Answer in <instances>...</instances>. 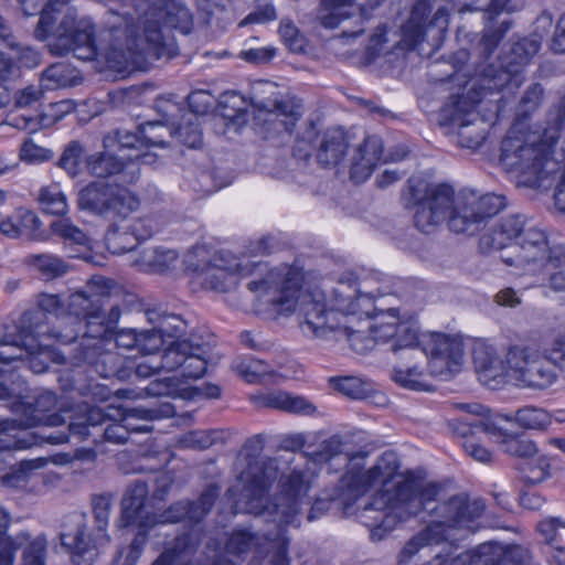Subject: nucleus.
<instances>
[{
    "instance_id": "obj_1",
    "label": "nucleus",
    "mask_w": 565,
    "mask_h": 565,
    "mask_svg": "<svg viewBox=\"0 0 565 565\" xmlns=\"http://www.w3.org/2000/svg\"><path fill=\"white\" fill-rule=\"evenodd\" d=\"M444 490L439 482H427L419 487L404 482L397 484L393 492L374 494L361 513L363 523L370 527L371 540L381 541L398 523L418 516L427 525L405 544L399 564L406 565L422 548L444 542L450 543L446 545L447 553H450L454 539L449 532L477 531L484 504L479 500H469L466 494H456L441 501Z\"/></svg>"
},
{
    "instance_id": "obj_2",
    "label": "nucleus",
    "mask_w": 565,
    "mask_h": 565,
    "mask_svg": "<svg viewBox=\"0 0 565 565\" xmlns=\"http://www.w3.org/2000/svg\"><path fill=\"white\" fill-rule=\"evenodd\" d=\"M407 207H416L415 226L425 234L448 221L450 231L475 235L487 222L507 206V199L494 193L479 194L463 189L457 195L451 185H430L422 178L412 177L403 195Z\"/></svg>"
},
{
    "instance_id": "obj_3",
    "label": "nucleus",
    "mask_w": 565,
    "mask_h": 565,
    "mask_svg": "<svg viewBox=\"0 0 565 565\" xmlns=\"http://www.w3.org/2000/svg\"><path fill=\"white\" fill-rule=\"evenodd\" d=\"M480 245L505 249L502 262L520 274H535L542 266L565 263V245L551 246L545 230L522 213L501 217L490 233L481 237Z\"/></svg>"
},
{
    "instance_id": "obj_4",
    "label": "nucleus",
    "mask_w": 565,
    "mask_h": 565,
    "mask_svg": "<svg viewBox=\"0 0 565 565\" xmlns=\"http://www.w3.org/2000/svg\"><path fill=\"white\" fill-rule=\"evenodd\" d=\"M28 17L40 13L34 35L40 41H49L50 52L63 56L68 53L81 61H93L98 55L95 44V28L89 21L77 20L76 11L68 8L55 26L53 17L58 10L49 8V0H18Z\"/></svg>"
},
{
    "instance_id": "obj_5",
    "label": "nucleus",
    "mask_w": 565,
    "mask_h": 565,
    "mask_svg": "<svg viewBox=\"0 0 565 565\" xmlns=\"http://www.w3.org/2000/svg\"><path fill=\"white\" fill-rule=\"evenodd\" d=\"M345 443L339 435L324 439L317 449L305 450L302 456L316 465L328 463V472L337 461L343 467L352 465L351 468L340 478L339 490L356 499L377 483L391 481L398 472L399 460L394 451H385L380 456L373 467L363 470V465L352 463L358 457H350L344 452Z\"/></svg>"
},
{
    "instance_id": "obj_6",
    "label": "nucleus",
    "mask_w": 565,
    "mask_h": 565,
    "mask_svg": "<svg viewBox=\"0 0 565 565\" xmlns=\"http://www.w3.org/2000/svg\"><path fill=\"white\" fill-rule=\"evenodd\" d=\"M301 308L303 320L300 327L303 333L323 339L329 333H341L348 338L352 349L361 354L371 351L377 343H386L388 341L393 343L395 334L398 332L397 308L387 310L392 321H383L372 326L369 335H364L361 331H353L347 327H341L339 312L327 309L323 292L306 296Z\"/></svg>"
},
{
    "instance_id": "obj_7",
    "label": "nucleus",
    "mask_w": 565,
    "mask_h": 565,
    "mask_svg": "<svg viewBox=\"0 0 565 565\" xmlns=\"http://www.w3.org/2000/svg\"><path fill=\"white\" fill-rule=\"evenodd\" d=\"M554 148L543 129L521 131L513 126L501 141L499 162L505 171L527 175L529 182L541 185L561 169V162L553 159Z\"/></svg>"
},
{
    "instance_id": "obj_8",
    "label": "nucleus",
    "mask_w": 565,
    "mask_h": 565,
    "mask_svg": "<svg viewBox=\"0 0 565 565\" xmlns=\"http://www.w3.org/2000/svg\"><path fill=\"white\" fill-rule=\"evenodd\" d=\"M108 46L104 57L109 68L118 73L132 70H147L154 61L172 58L178 54L174 43L157 42L158 31L147 30V39L137 33L132 26L108 21Z\"/></svg>"
},
{
    "instance_id": "obj_9",
    "label": "nucleus",
    "mask_w": 565,
    "mask_h": 565,
    "mask_svg": "<svg viewBox=\"0 0 565 565\" xmlns=\"http://www.w3.org/2000/svg\"><path fill=\"white\" fill-rule=\"evenodd\" d=\"M111 18L122 28L132 26L147 39V30L158 31L157 42L174 43L164 34V29L179 30L183 34L191 32L192 14L182 0H126L118 10H109Z\"/></svg>"
},
{
    "instance_id": "obj_10",
    "label": "nucleus",
    "mask_w": 565,
    "mask_h": 565,
    "mask_svg": "<svg viewBox=\"0 0 565 565\" xmlns=\"http://www.w3.org/2000/svg\"><path fill=\"white\" fill-rule=\"evenodd\" d=\"M278 95L277 86L267 82L260 84L259 90H255L250 103L237 92H225L218 98L217 110L227 127L237 129L247 124L248 106L253 105L259 111L268 113L285 131L291 134L303 114V107L295 98H280Z\"/></svg>"
},
{
    "instance_id": "obj_11",
    "label": "nucleus",
    "mask_w": 565,
    "mask_h": 565,
    "mask_svg": "<svg viewBox=\"0 0 565 565\" xmlns=\"http://www.w3.org/2000/svg\"><path fill=\"white\" fill-rule=\"evenodd\" d=\"M147 425L130 427L121 422L110 418L100 407L82 404L77 406L76 412L71 416L67 425V431H56L43 435L42 438L51 445H61L68 441L70 436H75L79 440H88L95 445L102 443H111L124 445L128 441L132 431H149Z\"/></svg>"
},
{
    "instance_id": "obj_12",
    "label": "nucleus",
    "mask_w": 565,
    "mask_h": 565,
    "mask_svg": "<svg viewBox=\"0 0 565 565\" xmlns=\"http://www.w3.org/2000/svg\"><path fill=\"white\" fill-rule=\"evenodd\" d=\"M95 531L88 529L85 515H75V529L60 534L62 546L70 553L75 565H92L98 555V548L109 543L107 526L110 514V497L94 495L92 499Z\"/></svg>"
},
{
    "instance_id": "obj_13",
    "label": "nucleus",
    "mask_w": 565,
    "mask_h": 565,
    "mask_svg": "<svg viewBox=\"0 0 565 565\" xmlns=\"http://www.w3.org/2000/svg\"><path fill=\"white\" fill-rule=\"evenodd\" d=\"M243 449L247 466L237 478L241 489L234 508L236 511H259V500L277 480L278 469L274 460L259 459L264 450L260 435L247 439Z\"/></svg>"
},
{
    "instance_id": "obj_14",
    "label": "nucleus",
    "mask_w": 565,
    "mask_h": 565,
    "mask_svg": "<svg viewBox=\"0 0 565 565\" xmlns=\"http://www.w3.org/2000/svg\"><path fill=\"white\" fill-rule=\"evenodd\" d=\"M76 204L81 211L103 220L121 222L138 211L140 201L125 188L95 180L78 191Z\"/></svg>"
},
{
    "instance_id": "obj_15",
    "label": "nucleus",
    "mask_w": 565,
    "mask_h": 565,
    "mask_svg": "<svg viewBox=\"0 0 565 565\" xmlns=\"http://www.w3.org/2000/svg\"><path fill=\"white\" fill-rule=\"evenodd\" d=\"M539 50L540 42L534 39L523 38L511 43L509 50L499 56L495 63H489L482 68L479 87L491 93L500 92L510 85L519 87L522 83L523 67Z\"/></svg>"
},
{
    "instance_id": "obj_16",
    "label": "nucleus",
    "mask_w": 565,
    "mask_h": 565,
    "mask_svg": "<svg viewBox=\"0 0 565 565\" xmlns=\"http://www.w3.org/2000/svg\"><path fill=\"white\" fill-rule=\"evenodd\" d=\"M306 490L303 473L299 470H292L281 484V497L275 502L267 498L269 489L259 500V511H241L242 513L254 514L256 518L264 519L266 523H274L276 531L267 532L265 536L268 540H282L286 527L294 523L299 512L298 499Z\"/></svg>"
},
{
    "instance_id": "obj_17",
    "label": "nucleus",
    "mask_w": 565,
    "mask_h": 565,
    "mask_svg": "<svg viewBox=\"0 0 565 565\" xmlns=\"http://www.w3.org/2000/svg\"><path fill=\"white\" fill-rule=\"evenodd\" d=\"M558 369L565 374V338L557 335L543 354L522 350V360L515 367L519 380L525 386L536 390H545L553 385L557 380Z\"/></svg>"
},
{
    "instance_id": "obj_18",
    "label": "nucleus",
    "mask_w": 565,
    "mask_h": 565,
    "mask_svg": "<svg viewBox=\"0 0 565 565\" xmlns=\"http://www.w3.org/2000/svg\"><path fill=\"white\" fill-rule=\"evenodd\" d=\"M302 277L291 268L270 270L262 279H253L247 284V289L252 292H259L267 297L273 306L279 312H292L299 307L302 312L303 298L308 295L321 292L316 289L312 291H301Z\"/></svg>"
},
{
    "instance_id": "obj_19",
    "label": "nucleus",
    "mask_w": 565,
    "mask_h": 565,
    "mask_svg": "<svg viewBox=\"0 0 565 565\" xmlns=\"http://www.w3.org/2000/svg\"><path fill=\"white\" fill-rule=\"evenodd\" d=\"M431 7L427 0H419L412 9L411 17L402 28V43L407 50H415L427 43L431 50L439 49L448 30V12L438 8L429 18Z\"/></svg>"
},
{
    "instance_id": "obj_20",
    "label": "nucleus",
    "mask_w": 565,
    "mask_h": 565,
    "mask_svg": "<svg viewBox=\"0 0 565 565\" xmlns=\"http://www.w3.org/2000/svg\"><path fill=\"white\" fill-rule=\"evenodd\" d=\"M72 361L77 366L87 365L104 379L119 381L131 379L132 369L127 366L126 360L115 352L114 348L106 343L100 335L83 337L73 350Z\"/></svg>"
},
{
    "instance_id": "obj_21",
    "label": "nucleus",
    "mask_w": 565,
    "mask_h": 565,
    "mask_svg": "<svg viewBox=\"0 0 565 565\" xmlns=\"http://www.w3.org/2000/svg\"><path fill=\"white\" fill-rule=\"evenodd\" d=\"M149 493L146 482L137 480L129 486L121 500V520L125 526L137 524V532L127 547L122 565H136L140 558L149 536L151 518L145 510V502Z\"/></svg>"
},
{
    "instance_id": "obj_22",
    "label": "nucleus",
    "mask_w": 565,
    "mask_h": 565,
    "mask_svg": "<svg viewBox=\"0 0 565 565\" xmlns=\"http://www.w3.org/2000/svg\"><path fill=\"white\" fill-rule=\"evenodd\" d=\"M65 311L64 301L58 295L40 294L38 296V306L22 313L19 319L22 332L35 334L39 339L54 338L58 342L66 344L77 339L78 333L72 332L63 334L56 328L52 327L49 316L58 317Z\"/></svg>"
},
{
    "instance_id": "obj_23",
    "label": "nucleus",
    "mask_w": 565,
    "mask_h": 565,
    "mask_svg": "<svg viewBox=\"0 0 565 565\" xmlns=\"http://www.w3.org/2000/svg\"><path fill=\"white\" fill-rule=\"evenodd\" d=\"M420 348L429 359V370L435 376H449L459 371L463 358L462 343L445 333L422 334Z\"/></svg>"
},
{
    "instance_id": "obj_24",
    "label": "nucleus",
    "mask_w": 565,
    "mask_h": 565,
    "mask_svg": "<svg viewBox=\"0 0 565 565\" xmlns=\"http://www.w3.org/2000/svg\"><path fill=\"white\" fill-rule=\"evenodd\" d=\"M109 295L104 292L76 291L70 295L66 310L83 324V337L105 334L107 328L103 326L104 306Z\"/></svg>"
},
{
    "instance_id": "obj_25",
    "label": "nucleus",
    "mask_w": 565,
    "mask_h": 565,
    "mask_svg": "<svg viewBox=\"0 0 565 565\" xmlns=\"http://www.w3.org/2000/svg\"><path fill=\"white\" fill-rule=\"evenodd\" d=\"M220 493L221 487L217 483H209L198 500L178 501L159 515H152L151 526L157 523H177L182 520L199 523L211 512Z\"/></svg>"
},
{
    "instance_id": "obj_26",
    "label": "nucleus",
    "mask_w": 565,
    "mask_h": 565,
    "mask_svg": "<svg viewBox=\"0 0 565 565\" xmlns=\"http://www.w3.org/2000/svg\"><path fill=\"white\" fill-rule=\"evenodd\" d=\"M42 345V340L35 334L22 332L19 322L15 333H6L0 338V376L6 381L8 374L15 369H9L11 364L25 363V356L35 354Z\"/></svg>"
},
{
    "instance_id": "obj_27",
    "label": "nucleus",
    "mask_w": 565,
    "mask_h": 565,
    "mask_svg": "<svg viewBox=\"0 0 565 565\" xmlns=\"http://www.w3.org/2000/svg\"><path fill=\"white\" fill-rule=\"evenodd\" d=\"M235 269H238L242 275L246 276L253 275L256 271L263 273L266 269V265L260 262H248L242 265L235 258L227 262L221 252L215 254L206 268L201 270V274L204 276L202 284L206 288L223 292L227 288V274Z\"/></svg>"
},
{
    "instance_id": "obj_28",
    "label": "nucleus",
    "mask_w": 565,
    "mask_h": 565,
    "mask_svg": "<svg viewBox=\"0 0 565 565\" xmlns=\"http://www.w3.org/2000/svg\"><path fill=\"white\" fill-rule=\"evenodd\" d=\"M450 125L457 129V142L461 148L478 149L487 139L489 124L473 110L461 113L460 103L454 109Z\"/></svg>"
},
{
    "instance_id": "obj_29",
    "label": "nucleus",
    "mask_w": 565,
    "mask_h": 565,
    "mask_svg": "<svg viewBox=\"0 0 565 565\" xmlns=\"http://www.w3.org/2000/svg\"><path fill=\"white\" fill-rule=\"evenodd\" d=\"M100 338L111 348H121L125 350H137L138 353L149 355L154 354L161 349L159 334H149L148 330L137 331L132 328L109 329Z\"/></svg>"
},
{
    "instance_id": "obj_30",
    "label": "nucleus",
    "mask_w": 565,
    "mask_h": 565,
    "mask_svg": "<svg viewBox=\"0 0 565 565\" xmlns=\"http://www.w3.org/2000/svg\"><path fill=\"white\" fill-rule=\"evenodd\" d=\"M356 0H322L320 3L319 21L326 29H335L352 14ZM384 0H361L359 11L361 19L370 20L372 11L379 8Z\"/></svg>"
},
{
    "instance_id": "obj_31",
    "label": "nucleus",
    "mask_w": 565,
    "mask_h": 565,
    "mask_svg": "<svg viewBox=\"0 0 565 565\" xmlns=\"http://www.w3.org/2000/svg\"><path fill=\"white\" fill-rule=\"evenodd\" d=\"M383 154V143L377 136H367L351 158L350 179L355 184L365 182Z\"/></svg>"
},
{
    "instance_id": "obj_32",
    "label": "nucleus",
    "mask_w": 565,
    "mask_h": 565,
    "mask_svg": "<svg viewBox=\"0 0 565 565\" xmlns=\"http://www.w3.org/2000/svg\"><path fill=\"white\" fill-rule=\"evenodd\" d=\"M113 149H105V151L89 154L85 158V166L88 173L97 179H107L117 175L126 170L129 162L141 161L148 163L150 153H139L129 156L126 159L118 157Z\"/></svg>"
},
{
    "instance_id": "obj_33",
    "label": "nucleus",
    "mask_w": 565,
    "mask_h": 565,
    "mask_svg": "<svg viewBox=\"0 0 565 565\" xmlns=\"http://www.w3.org/2000/svg\"><path fill=\"white\" fill-rule=\"evenodd\" d=\"M56 397L51 392L40 394L33 403L24 404L17 399L13 395L11 409L13 412H22L25 415L24 425L28 427L38 426L42 423L49 426H55L61 423L58 414L46 416L45 413L55 408Z\"/></svg>"
},
{
    "instance_id": "obj_34",
    "label": "nucleus",
    "mask_w": 565,
    "mask_h": 565,
    "mask_svg": "<svg viewBox=\"0 0 565 565\" xmlns=\"http://www.w3.org/2000/svg\"><path fill=\"white\" fill-rule=\"evenodd\" d=\"M317 145V161L320 166L331 168L344 158L348 148V135L342 128L327 129Z\"/></svg>"
},
{
    "instance_id": "obj_35",
    "label": "nucleus",
    "mask_w": 565,
    "mask_h": 565,
    "mask_svg": "<svg viewBox=\"0 0 565 565\" xmlns=\"http://www.w3.org/2000/svg\"><path fill=\"white\" fill-rule=\"evenodd\" d=\"M51 228L54 234L62 238L68 257L86 259L89 256V238L83 230L72 224L70 220L61 218L53 221Z\"/></svg>"
},
{
    "instance_id": "obj_36",
    "label": "nucleus",
    "mask_w": 565,
    "mask_h": 565,
    "mask_svg": "<svg viewBox=\"0 0 565 565\" xmlns=\"http://www.w3.org/2000/svg\"><path fill=\"white\" fill-rule=\"evenodd\" d=\"M214 342V335L209 332L198 334L193 348L186 355V361L180 369L182 377L200 379L204 375Z\"/></svg>"
},
{
    "instance_id": "obj_37",
    "label": "nucleus",
    "mask_w": 565,
    "mask_h": 565,
    "mask_svg": "<svg viewBox=\"0 0 565 565\" xmlns=\"http://www.w3.org/2000/svg\"><path fill=\"white\" fill-rule=\"evenodd\" d=\"M147 320L152 324V328L148 330L149 334H159L161 340V348L164 344V338H177L180 340L188 329L186 321L175 313H169L167 311L147 310Z\"/></svg>"
},
{
    "instance_id": "obj_38",
    "label": "nucleus",
    "mask_w": 565,
    "mask_h": 565,
    "mask_svg": "<svg viewBox=\"0 0 565 565\" xmlns=\"http://www.w3.org/2000/svg\"><path fill=\"white\" fill-rule=\"evenodd\" d=\"M525 553L520 545L503 547L493 543L480 544L475 551L482 565H521Z\"/></svg>"
},
{
    "instance_id": "obj_39",
    "label": "nucleus",
    "mask_w": 565,
    "mask_h": 565,
    "mask_svg": "<svg viewBox=\"0 0 565 565\" xmlns=\"http://www.w3.org/2000/svg\"><path fill=\"white\" fill-rule=\"evenodd\" d=\"M141 222H136L127 231H120L117 222H111L105 234L107 248L113 254H125L134 250L146 236L138 234Z\"/></svg>"
},
{
    "instance_id": "obj_40",
    "label": "nucleus",
    "mask_w": 565,
    "mask_h": 565,
    "mask_svg": "<svg viewBox=\"0 0 565 565\" xmlns=\"http://www.w3.org/2000/svg\"><path fill=\"white\" fill-rule=\"evenodd\" d=\"M198 539L191 533L177 536L172 545L166 548L152 565H174L183 563L196 551Z\"/></svg>"
},
{
    "instance_id": "obj_41",
    "label": "nucleus",
    "mask_w": 565,
    "mask_h": 565,
    "mask_svg": "<svg viewBox=\"0 0 565 565\" xmlns=\"http://www.w3.org/2000/svg\"><path fill=\"white\" fill-rule=\"evenodd\" d=\"M198 334L196 332H192L189 338L171 342L161 353L159 362L161 370L168 372L180 370L182 364L186 361V355L193 348L192 345Z\"/></svg>"
},
{
    "instance_id": "obj_42",
    "label": "nucleus",
    "mask_w": 565,
    "mask_h": 565,
    "mask_svg": "<svg viewBox=\"0 0 565 565\" xmlns=\"http://www.w3.org/2000/svg\"><path fill=\"white\" fill-rule=\"evenodd\" d=\"M339 287L333 288L332 296L335 305L339 307L349 308L354 310L353 300H359L361 297H370V292H363L358 286V276L352 271L343 273L339 280Z\"/></svg>"
},
{
    "instance_id": "obj_43",
    "label": "nucleus",
    "mask_w": 565,
    "mask_h": 565,
    "mask_svg": "<svg viewBox=\"0 0 565 565\" xmlns=\"http://www.w3.org/2000/svg\"><path fill=\"white\" fill-rule=\"evenodd\" d=\"M495 433L502 437V451L518 458L529 459L537 454L536 444L524 434H513L507 429H495Z\"/></svg>"
},
{
    "instance_id": "obj_44",
    "label": "nucleus",
    "mask_w": 565,
    "mask_h": 565,
    "mask_svg": "<svg viewBox=\"0 0 565 565\" xmlns=\"http://www.w3.org/2000/svg\"><path fill=\"white\" fill-rule=\"evenodd\" d=\"M507 420H514L524 429L544 430L552 424V416L543 408L525 406L515 412L514 417L505 416Z\"/></svg>"
},
{
    "instance_id": "obj_45",
    "label": "nucleus",
    "mask_w": 565,
    "mask_h": 565,
    "mask_svg": "<svg viewBox=\"0 0 565 565\" xmlns=\"http://www.w3.org/2000/svg\"><path fill=\"white\" fill-rule=\"evenodd\" d=\"M85 147L78 140H71L65 145L56 166L64 170L70 178H76L83 170V162H85Z\"/></svg>"
},
{
    "instance_id": "obj_46",
    "label": "nucleus",
    "mask_w": 565,
    "mask_h": 565,
    "mask_svg": "<svg viewBox=\"0 0 565 565\" xmlns=\"http://www.w3.org/2000/svg\"><path fill=\"white\" fill-rule=\"evenodd\" d=\"M142 137L140 132V126L136 130H128L118 128L114 131L108 132L103 139V146L105 149H117L118 151L124 149H134L139 151L142 147Z\"/></svg>"
},
{
    "instance_id": "obj_47",
    "label": "nucleus",
    "mask_w": 565,
    "mask_h": 565,
    "mask_svg": "<svg viewBox=\"0 0 565 565\" xmlns=\"http://www.w3.org/2000/svg\"><path fill=\"white\" fill-rule=\"evenodd\" d=\"M449 426L455 435L466 439H475V436L480 433L495 434V427L486 423L480 417L470 418L469 416H460L452 419Z\"/></svg>"
},
{
    "instance_id": "obj_48",
    "label": "nucleus",
    "mask_w": 565,
    "mask_h": 565,
    "mask_svg": "<svg viewBox=\"0 0 565 565\" xmlns=\"http://www.w3.org/2000/svg\"><path fill=\"white\" fill-rule=\"evenodd\" d=\"M170 135L189 148H199L202 143V131L199 119L194 115L183 117L182 121L173 127Z\"/></svg>"
},
{
    "instance_id": "obj_49",
    "label": "nucleus",
    "mask_w": 565,
    "mask_h": 565,
    "mask_svg": "<svg viewBox=\"0 0 565 565\" xmlns=\"http://www.w3.org/2000/svg\"><path fill=\"white\" fill-rule=\"evenodd\" d=\"M511 26L512 22L510 20H503L498 29H492L488 25L484 28L477 46L481 58L488 60L492 55Z\"/></svg>"
},
{
    "instance_id": "obj_50",
    "label": "nucleus",
    "mask_w": 565,
    "mask_h": 565,
    "mask_svg": "<svg viewBox=\"0 0 565 565\" xmlns=\"http://www.w3.org/2000/svg\"><path fill=\"white\" fill-rule=\"evenodd\" d=\"M39 202L43 211L52 215H64L68 210L66 195L56 184L41 189Z\"/></svg>"
},
{
    "instance_id": "obj_51",
    "label": "nucleus",
    "mask_w": 565,
    "mask_h": 565,
    "mask_svg": "<svg viewBox=\"0 0 565 565\" xmlns=\"http://www.w3.org/2000/svg\"><path fill=\"white\" fill-rule=\"evenodd\" d=\"M319 138L316 125L313 121H309L306 131L302 136L298 137L294 148L292 157L299 162V166L306 168L312 158V150H317V146H313V141Z\"/></svg>"
},
{
    "instance_id": "obj_52",
    "label": "nucleus",
    "mask_w": 565,
    "mask_h": 565,
    "mask_svg": "<svg viewBox=\"0 0 565 565\" xmlns=\"http://www.w3.org/2000/svg\"><path fill=\"white\" fill-rule=\"evenodd\" d=\"M334 390L352 399H364L370 396L372 386L369 382L356 376L332 379Z\"/></svg>"
},
{
    "instance_id": "obj_53",
    "label": "nucleus",
    "mask_w": 565,
    "mask_h": 565,
    "mask_svg": "<svg viewBox=\"0 0 565 565\" xmlns=\"http://www.w3.org/2000/svg\"><path fill=\"white\" fill-rule=\"evenodd\" d=\"M565 129V94L559 102L546 114L544 136L556 146L562 131Z\"/></svg>"
},
{
    "instance_id": "obj_54",
    "label": "nucleus",
    "mask_w": 565,
    "mask_h": 565,
    "mask_svg": "<svg viewBox=\"0 0 565 565\" xmlns=\"http://www.w3.org/2000/svg\"><path fill=\"white\" fill-rule=\"evenodd\" d=\"M544 98V88L540 83L531 84L524 92L516 110L519 118H526L539 109Z\"/></svg>"
},
{
    "instance_id": "obj_55",
    "label": "nucleus",
    "mask_w": 565,
    "mask_h": 565,
    "mask_svg": "<svg viewBox=\"0 0 565 565\" xmlns=\"http://www.w3.org/2000/svg\"><path fill=\"white\" fill-rule=\"evenodd\" d=\"M258 545V536L248 530L234 531L227 543L226 551L233 555H242Z\"/></svg>"
},
{
    "instance_id": "obj_56",
    "label": "nucleus",
    "mask_w": 565,
    "mask_h": 565,
    "mask_svg": "<svg viewBox=\"0 0 565 565\" xmlns=\"http://www.w3.org/2000/svg\"><path fill=\"white\" fill-rule=\"evenodd\" d=\"M420 338L418 330L412 321H399L398 332L395 334L394 342L392 344V351L397 352L401 349L420 347Z\"/></svg>"
},
{
    "instance_id": "obj_57",
    "label": "nucleus",
    "mask_w": 565,
    "mask_h": 565,
    "mask_svg": "<svg viewBox=\"0 0 565 565\" xmlns=\"http://www.w3.org/2000/svg\"><path fill=\"white\" fill-rule=\"evenodd\" d=\"M33 265L46 280L60 277L67 271V265L52 255H35Z\"/></svg>"
},
{
    "instance_id": "obj_58",
    "label": "nucleus",
    "mask_w": 565,
    "mask_h": 565,
    "mask_svg": "<svg viewBox=\"0 0 565 565\" xmlns=\"http://www.w3.org/2000/svg\"><path fill=\"white\" fill-rule=\"evenodd\" d=\"M392 380L398 385L412 391H426L427 386L423 383V372L417 366L407 369L394 367L391 375Z\"/></svg>"
},
{
    "instance_id": "obj_59",
    "label": "nucleus",
    "mask_w": 565,
    "mask_h": 565,
    "mask_svg": "<svg viewBox=\"0 0 565 565\" xmlns=\"http://www.w3.org/2000/svg\"><path fill=\"white\" fill-rule=\"evenodd\" d=\"M178 259V253L173 249L157 247L143 254V262L149 265L152 270L163 273L172 266Z\"/></svg>"
},
{
    "instance_id": "obj_60",
    "label": "nucleus",
    "mask_w": 565,
    "mask_h": 565,
    "mask_svg": "<svg viewBox=\"0 0 565 565\" xmlns=\"http://www.w3.org/2000/svg\"><path fill=\"white\" fill-rule=\"evenodd\" d=\"M15 218L20 230V237L39 238L41 236L42 222L33 211L20 209L15 214Z\"/></svg>"
},
{
    "instance_id": "obj_61",
    "label": "nucleus",
    "mask_w": 565,
    "mask_h": 565,
    "mask_svg": "<svg viewBox=\"0 0 565 565\" xmlns=\"http://www.w3.org/2000/svg\"><path fill=\"white\" fill-rule=\"evenodd\" d=\"M168 130L166 126L161 125L160 122H146L143 125H140V132L141 137L143 139L142 147H160L166 148L167 142L163 139V134L160 131Z\"/></svg>"
},
{
    "instance_id": "obj_62",
    "label": "nucleus",
    "mask_w": 565,
    "mask_h": 565,
    "mask_svg": "<svg viewBox=\"0 0 565 565\" xmlns=\"http://www.w3.org/2000/svg\"><path fill=\"white\" fill-rule=\"evenodd\" d=\"M20 157L23 161L30 163L44 162L53 159L54 152L51 149L38 146L31 139H28L21 146Z\"/></svg>"
},
{
    "instance_id": "obj_63",
    "label": "nucleus",
    "mask_w": 565,
    "mask_h": 565,
    "mask_svg": "<svg viewBox=\"0 0 565 565\" xmlns=\"http://www.w3.org/2000/svg\"><path fill=\"white\" fill-rule=\"evenodd\" d=\"M562 267H565V263L557 266H542L535 274L531 275H543L546 278L547 284H542V286H548L555 292H565V271L556 270Z\"/></svg>"
},
{
    "instance_id": "obj_64",
    "label": "nucleus",
    "mask_w": 565,
    "mask_h": 565,
    "mask_svg": "<svg viewBox=\"0 0 565 565\" xmlns=\"http://www.w3.org/2000/svg\"><path fill=\"white\" fill-rule=\"evenodd\" d=\"M550 463L544 457L537 458L535 461L525 463L523 479L529 484H536L548 477Z\"/></svg>"
}]
</instances>
